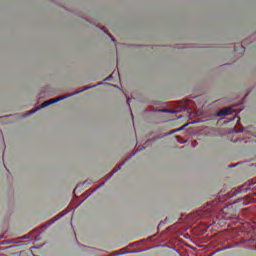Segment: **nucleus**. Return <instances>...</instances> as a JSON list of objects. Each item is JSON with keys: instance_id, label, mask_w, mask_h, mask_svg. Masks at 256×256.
Here are the masks:
<instances>
[{"instance_id": "nucleus-1", "label": "nucleus", "mask_w": 256, "mask_h": 256, "mask_svg": "<svg viewBox=\"0 0 256 256\" xmlns=\"http://www.w3.org/2000/svg\"><path fill=\"white\" fill-rule=\"evenodd\" d=\"M73 95H79V92H75L66 96H60L58 98H53L50 100L45 101L41 104L40 109H45V107H49V105H53L54 103H59V101H63L64 99H67L68 97H73Z\"/></svg>"}, {"instance_id": "nucleus-2", "label": "nucleus", "mask_w": 256, "mask_h": 256, "mask_svg": "<svg viewBox=\"0 0 256 256\" xmlns=\"http://www.w3.org/2000/svg\"><path fill=\"white\" fill-rule=\"evenodd\" d=\"M233 107H226L220 110L217 114L218 117H223V115H231L233 113Z\"/></svg>"}, {"instance_id": "nucleus-3", "label": "nucleus", "mask_w": 256, "mask_h": 256, "mask_svg": "<svg viewBox=\"0 0 256 256\" xmlns=\"http://www.w3.org/2000/svg\"><path fill=\"white\" fill-rule=\"evenodd\" d=\"M160 113H171V110L169 109H162V110H159Z\"/></svg>"}, {"instance_id": "nucleus-4", "label": "nucleus", "mask_w": 256, "mask_h": 256, "mask_svg": "<svg viewBox=\"0 0 256 256\" xmlns=\"http://www.w3.org/2000/svg\"><path fill=\"white\" fill-rule=\"evenodd\" d=\"M185 129V125L178 128L177 130L172 131V133H177V131H183Z\"/></svg>"}, {"instance_id": "nucleus-5", "label": "nucleus", "mask_w": 256, "mask_h": 256, "mask_svg": "<svg viewBox=\"0 0 256 256\" xmlns=\"http://www.w3.org/2000/svg\"><path fill=\"white\" fill-rule=\"evenodd\" d=\"M36 111H37V109H36V110H31V111L29 112V114H30V115H33V113H36Z\"/></svg>"}, {"instance_id": "nucleus-6", "label": "nucleus", "mask_w": 256, "mask_h": 256, "mask_svg": "<svg viewBox=\"0 0 256 256\" xmlns=\"http://www.w3.org/2000/svg\"><path fill=\"white\" fill-rule=\"evenodd\" d=\"M93 87H95V86H91V87H89V89H93ZM87 89L88 88L84 89V91H87Z\"/></svg>"}, {"instance_id": "nucleus-7", "label": "nucleus", "mask_w": 256, "mask_h": 256, "mask_svg": "<svg viewBox=\"0 0 256 256\" xmlns=\"http://www.w3.org/2000/svg\"><path fill=\"white\" fill-rule=\"evenodd\" d=\"M127 103H128V105H129V103H131V99H128V100H127Z\"/></svg>"}]
</instances>
